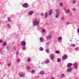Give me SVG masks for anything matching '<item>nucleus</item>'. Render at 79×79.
<instances>
[{
	"label": "nucleus",
	"mask_w": 79,
	"mask_h": 79,
	"mask_svg": "<svg viewBox=\"0 0 79 79\" xmlns=\"http://www.w3.org/2000/svg\"><path fill=\"white\" fill-rule=\"evenodd\" d=\"M40 23V22L36 19H35L33 20V26H38Z\"/></svg>",
	"instance_id": "1"
},
{
	"label": "nucleus",
	"mask_w": 79,
	"mask_h": 79,
	"mask_svg": "<svg viewBox=\"0 0 79 79\" xmlns=\"http://www.w3.org/2000/svg\"><path fill=\"white\" fill-rule=\"evenodd\" d=\"M52 32H50L49 35L46 36L47 40H50L52 39Z\"/></svg>",
	"instance_id": "2"
},
{
	"label": "nucleus",
	"mask_w": 79,
	"mask_h": 79,
	"mask_svg": "<svg viewBox=\"0 0 79 79\" xmlns=\"http://www.w3.org/2000/svg\"><path fill=\"white\" fill-rule=\"evenodd\" d=\"M23 8H28V7H29V5L28 4V3H25L23 5Z\"/></svg>",
	"instance_id": "3"
},
{
	"label": "nucleus",
	"mask_w": 79,
	"mask_h": 79,
	"mask_svg": "<svg viewBox=\"0 0 79 79\" xmlns=\"http://www.w3.org/2000/svg\"><path fill=\"white\" fill-rule=\"evenodd\" d=\"M21 45L22 47L26 45V43L24 41H22L21 42Z\"/></svg>",
	"instance_id": "4"
},
{
	"label": "nucleus",
	"mask_w": 79,
	"mask_h": 79,
	"mask_svg": "<svg viewBox=\"0 0 79 79\" xmlns=\"http://www.w3.org/2000/svg\"><path fill=\"white\" fill-rule=\"evenodd\" d=\"M33 14H34V11L32 10H31L28 13V15L30 16H32Z\"/></svg>",
	"instance_id": "5"
},
{
	"label": "nucleus",
	"mask_w": 79,
	"mask_h": 79,
	"mask_svg": "<svg viewBox=\"0 0 79 79\" xmlns=\"http://www.w3.org/2000/svg\"><path fill=\"white\" fill-rule=\"evenodd\" d=\"M73 69L71 67H69L67 68V72H71L72 70Z\"/></svg>",
	"instance_id": "6"
},
{
	"label": "nucleus",
	"mask_w": 79,
	"mask_h": 79,
	"mask_svg": "<svg viewBox=\"0 0 79 79\" xmlns=\"http://www.w3.org/2000/svg\"><path fill=\"white\" fill-rule=\"evenodd\" d=\"M6 48L7 50V51H9L11 49V47L10 45H8L6 46Z\"/></svg>",
	"instance_id": "7"
},
{
	"label": "nucleus",
	"mask_w": 79,
	"mask_h": 79,
	"mask_svg": "<svg viewBox=\"0 0 79 79\" xmlns=\"http://www.w3.org/2000/svg\"><path fill=\"white\" fill-rule=\"evenodd\" d=\"M50 57L51 60H53L54 58V54H51L50 55Z\"/></svg>",
	"instance_id": "8"
},
{
	"label": "nucleus",
	"mask_w": 79,
	"mask_h": 79,
	"mask_svg": "<svg viewBox=\"0 0 79 79\" xmlns=\"http://www.w3.org/2000/svg\"><path fill=\"white\" fill-rule=\"evenodd\" d=\"M68 58V56H67L64 55L62 57V60H66V59H67Z\"/></svg>",
	"instance_id": "9"
},
{
	"label": "nucleus",
	"mask_w": 79,
	"mask_h": 79,
	"mask_svg": "<svg viewBox=\"0 0 79 79\" xmlns=\"http://www.w3.org/2000/svg\"><path fill=\"white\" fill-rule=\"evenodd\" d=\"M62 40V37L60 36L57 38V40L58 42H60Z\"/></svg>",
	"instance_id": "10"
},
{
	"label": "nucleus",
	"mask_w": 79,
	"mask_h": 79,
	"mask_svg": "<svg viewBox=\"0 0 79 79\" xmlns=\"http://www.w3.org/2000/svg\"><path fill=\"white\" fill-rule=\"evenodd\" d=\"M72 65H73V64H72V63H69L68 64L67 67H68V68H70L71 66H72Z\"/></svg>",
	"instance_id": "11"
},
{
	"label": "nucleus",
	"mask_w": 79,
	"mask_h": 79,
	"mask_svg": "<svg viewBox=\"0 0 79 79\" xmlns=\"http://www.w3.org/2000/svg\"><path fill=\"white\" fill-rule=\"evenodd\" d=\"M56 14H60V10L58 9L56 10Z\"/></svg>",
	"instance_id": "12"
},
{
	"label": "nucleus",
	"mask_w": 79,
	"mask_h": 79,
	"mask_svg": "<svg viewBox=\"0 0 79 79\" xmlns=\"http://www.w3.org/2000/svg\"><path fill=\"white\" fill-rule=\"evenodd\" d=\"M73 66L74 68L76 69L77 68V64L76 63H75L73 64Z\"/></svg>",
	"instance_id": "13"
},
{
	"label": "nucleus",
	"mask_w": 79,
	"mask_h": 79,
	"mask_svg": "<svg viewBox=\"0 0 79 79\" xmlns=\"http://www.w3.org/2000/svg\"><path fill=\"white\" fill-rule=\"evenodd\" d=\"M44 73H45V72L41 70L40 72V74H41V75H44Z\"/></svg>",
	"instance_id": "14"
},
{
	"label": "nucleus",
	"mask_w": 79,
	"mask_h": 79,
	"mask_svg": "<svg viewBox=\"0 0 79 79\" xmlns=\"http://www.w3.org/2000/svg\"><path fill=\"white\" fill-rule=\"evenodd\" d=\"M52 13H53V11H52V10H50L49 12V15H51Z\"/></svg>",
	"instance_id": "15"
},
{
	"label": "nucleus",
	"mask_w": 79,
	"mask_h": 79,
	"mask_svg": "<svg viewBox=\"0 0 79 79\" xmlns=\"http://www.w3.org/2000/svg\"><path fill=\"white\" fill-rule=\"evenodd\" d=\"M26 49H27V48H26V46H23L22 47V50H26Z\"/></svg>",
	"instance_id": "16"
},
{
	"label": "nucleus",
	"mask_w": 79,
	"mask_h": 79,
	"mask_svg": "<svg viewBox=\"0 0 79 79\" xmlns=\"http://www.w3.org/2000/svg\"><path fill=\"white\" fill-rule=\"evenodd\" d=\"M19 76L20 77H23V76H24V73H20L19 74Z\"/></svg>",
	"instance_id": "17"
},
{
	"label": "nucleus",
	"mask_w": 79,
	"mask_h": 79,
	"mask_svg": "<svg viewBox=\"0 0 79 79\" xmlns=\"http://www.w3.org/2000/svg\"><path fill=\"white\" fill-rule=\"evenodd\" d=\"M66 13L67 14H68V13H69L71 10L69 9H67L66 10Z\"/></svg>",
	"instance_id": "18"
},
{
	"label": "nucleus",
	"mask_w": 79,
	"mask_h": 79,
	"mask_svg": "<svg viewBox=\"0 0 79 79\" xmlns=\"http://www.w3.org/2000/svg\"><path fill=\"white\" fill-rule=\"evenodd\" d=\"M60 77L61 78H64L65 77V75L64 73H62L61 74Z\"/></svg>",
	"instance_id": "19"
},
{
	"label": "nucleus",
	"mask_w": 79,
	"mask_h": 79,
	"mask_svg": "<svg viewBox=\"0 0 79 79\" xmlns=\"http://www.w3.org/2000/svg\"><path fill=\"white\" fill-rule=\"evenodd\" d=\"M45 63L46 64H48V63H50V61L49 60H47L45 61Z\"/></svg>",
	"instance_id": "20"
},
{
	"label": "nucleus",
	"mask_w": 79,
	"mask_h": 79,
	"mask_svg": "<svg viewBox=\"0 0 79 79\" xmlns=\"http://www.w3.org/2000/svg\"><path fill=\"white\" fill-rule=\"evenodd\" d=\"M7 45V43L6 42H3V46L4 47H5Z\"/></svg>",
	"instance_id": "21"
},
{
	"label": "nucleus",
	"mask_w": 79,
	"mask_h": 79,
	"mask_svg": "<svg viewBox=\"0 0 79 79\" xmlns=\"http://www.w3.org/2000/svg\"><path fill=\"white\" fill-rule=\"evenodd\" d=\"M44 16L45 18H47V17L48 16V13L47 12H45L44 14Z\"/></svg>",
	"instance_id": "22"
},
{
	"label": "nucleus",
	"mask_w": 79,
	"mask_h": 79,
	"mask_svg": "<svg viewBox=\"0 0 79 79\" xmlns=\"http://www.w3.org/2000/svg\"><path fill=\"white\" fill-rule=\"evenodd\" d=\"M61 60L60 58H57V62H61Z\"/></svg>",
	"instance_id": "23"
},
{
	"label": "nucleus",
	"mask_w": 79,
	"mask_h": 79,
	"mask_svg": "<svg viewBox=\"0 0 79 79\" xmlns=\"http://www.w3.org/2000/svg\"><path fill=\"white\" fill-rule=\"evenodd\" d=\"M46 52L47 53H49V52H50V50L48 49H45Z\"/></svg>",
	"instance_id": "24"
},
{
	"label": "nucleus",
	"mask_w": 79,
	"mask_h": 79,
	"mask_svg": "<svg viewBox=\"0 0 79 79\" xmlns=\"http://www.w3.org/2000/svg\"><path fill=\"white\" fill-rule=\"evenodd\" d=\"M39 50H40V51H43L44 50V48L42 47H41L39 48Z\"/></svg>",
	"instance_id": "25"
},
{
	"label": "nucleus",
	"mask_w": 79,
	"mask_h": 79,
	"mask_svg": "<svg viewBox=\"0 0 79 79\" xmlns=\"http://www.w3.org/2000/svg\"><path fill=\"white\" fill-rule=\"evenodd\" d=\"M60 52L59 51H56L55 52V53H56V54H59L60 53Z\"/></svg>",
	"instance_id": "26"
},
{
	"label": "nucleus",
	"mask_w": 79,
	"mask_h": 79,
	"mask_svg": "<svg viewBox=\"0 0 79 79\" xmlns=\"http://www.w3.org/2000/svg\"><path fill=\"white\" fill-rule=\"evenodd\" d=\"M59 14H56V18H58Z\"/></svg>",
	"instance_id": "27"
},
{
	"label": "nucleus",
	"mask_w": 79,
	"mask_h": 79,
	"mask_svg": "<svg viewBox=\"0 0 79 79\" xmlns=\"http://www.w3.org/2000/svg\"><path fill=\"white\" fill-rule=\"evenodd\" d=\"M26 69H27V70H29V69H31V68L29 66H27V67Z\"/></svg>",
	"instance_id": "28"
},
{
	"label": "nucleus",
	"mask_w": 79,
	"mask_h": 79,
	"mask_svg": "<svg viewBox=\"0 0 79 79\" xmlns=\"http://www.w3.org/2000/svg\"><path fill=\"white\" fill-rule=\"evenodd\" d=\"M11 64L10 63H9L7 64V66L9 67H10V66H11Z\"/></svg>",
	"instance_id": "29"
},
{
	"label": "nucleus",
	"mask_w": 79,
	"mask_h": 79,
	"mask_svg": "<svg viewBox=\"0 0 79 79\" xmlns=\"http://www.w3.org/2000/svg\"><path fill=\"white\" fill-rule=\"evenodd\" d=\"M59 5L60 6H63V3L62 2H60L59 4Z\"/></svg>",
	"instance_id": "30"
},
{
	"label": "nucleus",
	"mask_w": 79,
	"mask_h": 79,
	"mask_svg": "<svg viewBox=\"0 0 79 79\" xmlns=\"http://www.w3.org/2000/svg\"><path fill=\"white\" fill-rule=\"evenodd\" d=\"M7 26L8 27H11V26L9 23L7 24Z\"/></svg>",
	"instance_id": "31"
},
{
	"label": "nucleus",
	"mask_w": 79,
	"mask_h": 79,
	"mask_svg": "<svg viewBox=\"0 0 79 79\" xmlns=\"http://www.w3.org/2000/svg\"><path fill=\"white\" fill-rule=\"evenodd\" d=\"M31 73L32 74H34L35 73V70H33L31 71Z\"/></svg>",
	"instance_id": "32"
},
{
	"label": "nucleus",
	"mask_w": 79,
	"mask_h": 79,
	"mask_svg": "<svg viewBox=\"0 0 79 79\" xmlns=\"http://www.w3.org/2000/svg\"><path fill=\"white\" fill-rule=\"evenodd\" d=\"M75 51H78V50H79V48H75Z\"/></svg>",
	"instance_id": "33"
},
{
	"label": "nucleus",
	"mask_w": 79,
	"mask_h": 79,
	"mask_svg": "<svg viewBox=\"0 0 79 79\" xmlns=\"http://www.w3.org/2000/svg\"><path fill=\"white\" fill-rule=\"evenodd\" d=\"M70 24V23L69 22H66L65 23V24H66V25H69V24Z\"/></svg>",
	"instance_id": "34"
},
{
	"label": "nucleus",
	"mask_w": 79,
	"mask_h": 79,
	"mask_svg": "<svg viewBox=\"0 0 79 79\" xmlns=\"http://www.w3.org/2000/svg\"><path fill=\"white\" fill-rule=\"evenodd\" d=\"M40 42H42L43 41V38H40Z\"/></svg>",
	"instance_id": "35"
},
{
	"label": "nucleus",
	"mask_w": 79,
	"mask_h": 79,
	"mask_svg": "<svg viewBox=\"0 0 79 79\" xmlns=\"http://www.w3.org/2000/svg\"><path fill=\"white\" fill-rule=\"evenodd\" d=\"M27 60L28 62H30V61H31V58H29Z\"/></svg>",
	"instance_id": "36"
},
{
	"label": "nucleus",
	"mask_w": 79,
	"mask_h": 79,
	"mask_svg": "<svg viewBox=\"0 0 79 79\" xmlns=\"http://www.w3.org/2000/svg\"><path fill=\"white\" fill-rule=\"evenodd\" d=\"M21 61V60L19 59H18L17 60V62L18 63H19Z\"/></svg>",
	"instance_id": "37"
},
{
	"label": "nucleus",
	"mask_w": 79,
	"mask_h": 79,
	"mask_svg": "<svg viewBox=\"0 0 79 79\" xmlns=\"http://www.w3.org/2000/svg\"><path fill=\"white\" fill-rule=\"evenodd\" d=\"M42 32L44 33H45V30L44 29H42Z\"/></svg>",
	"instance_id": "38"
},
{
	"label": "nucleus",
	"mask_w": 79,
	"mask_h": 79,
	"mask_svg": "<svg viewBox=\"0 0 79 79\" xmlns=\"http://www.w3.org/2000/svg\"><path fill=\"white\" fill-rule=\"evenodd\" d=\"M71 46L73 47H76V45H75V44H72L71 45Z\"/></svg>",
	"instance_id": "39"
},
{
	"label": "nucleus",
	"mask_w": 79,
	"mask_h": 79,
	"mask_svg": "<svg viewBox=\"0 0 79 79\" xmlns=\"http://www.w3.org/2000/svg\"><path fill=\"white\" fill-rule=\"evenodd\" d=\"M50 44V42L49 41V42H48L47 43V45H49V44Z\"/></svg>",
	"instance_id": "40"
},
{
	"label": "nucleus",
	"mask_w": 79,
	"mask_h": 79,
	"mask_svg": "<svg viewBox=\"0 0 79 79\" xmlns=\"http://www.w3.org/2000/svg\"><path fill=\"white\" fill-rule=\"evenodd\" d=\"M44 15V14L43 13H41L40 15L41 16H43Z\"/></svg>",
	"instance_id": "41"
},
{
	"label": "nucleus",
	"mask_w": 79,
	"mask_h": 79,
	"mask_svg": "<svg viewBox=\"0 0 79 79\" xmlns=\"http://www.w3.org/2000/svg\"><path fill=\"white\" fill-rule=\"evenodd\" d=\"M72 10H73V11H76V8H74L72 9Z\"/></svg>",
	"instance_id": "42"
},
{
	"label": "nucleus",
	"mask_w": 79,
	"mask_h": 79,
	"mask_svg": "<svg viewBox=\"0 0 79 79\" xmlns=\"http://www.w3.org/2000/svg\"><path fill=\"white\" fill-rule=\"evenodd\" d=\"M3 42V40H0V43L1 44V43H2Z\"/></svg>",
	"instance_id": "43"
},
{
	"label": "nucleus",
	"mask_w": 79,
	"mask_h": 79,
	"mask_svg": "<svg viewBox=\"0 0 79 79\" xmlns=\"http://www.w3.org/2000/svg\"><path fill=\"white\" fill-rule=\"evenodd\" d=\"M73 3L74 4V3H76V1L75 0H74L73 1Z\"/></svg>",
	"instance_id": "44"
},
{
	"label": "nucleus",
	"mask_w": 79,
	"mask_h": 79,
	"mask_svg": "<svg viewBox=\"0 0 79 79\" xmlns=\"http://www.w3.org/2000/svg\"><path fill=\"white\" fill-rule=\"evenodd\" d=\"M44 63H45V61H43V62H42L41 63V64H44Z\"/></svg>",
	"instance_id": "45"
},
{
	"label": "nucleus",
	"mask_w": 79,
	"mask_h": 79,
	"mask_svg": "<svg viewBox=\"0 0 79 79\" xmlns=\"http://www.w3.org/2000/svg\"><path fill=\"white\" fill-rule=\"evenodd\" d=\"M77 32L78 33H79V28H78L77 30Z\"/></svg>",
	"instance_id": "46"
},
{
	"label": "nucleus",
	"mask_w": 79,
	"mask_h": 79,
	"mask_svg": "<svg viewBox=\"0 0 79 79\" xmlns=\"http://www.w3.org/2000/svg\"><path fill=\"white\" fill-rule=\"evenodd\" d=\"M2 48H0V52H2Z\"/></svg>",
	"instance_id": "47"
},
{
	"label": "nucleus",
	"mask_w": 79,
	"mask_h": 79,
	"mask_svg": "<svg viewBox=\"0 0 79 79\" xmlns=\"http://www.w3.org/2000/svg\"><path fill=\"white\" fill-rule=\"evenodd\" d=\"M8 21L9 22H11V19H8Z\"/></svg>",
	"instance_id": "48"
},
{
	"label": "nucleus",
	"mask_w": 79,
	"mask_h": 79,
	"mask_svg": "<svg viewBox=\"0 0 79 79\" xmlns=\"http://www.w3.org/2000/svg\"><path fill=\"white\" fill-rule=\"evenodd\" d=\"M61 19H62V20H64V17H62L61 18Z\"/></svg>",
	"instance_id": "49"
},
{
	"label": "nucleus",
	"mask_w": 79,
	"mask_h": 79,
	"mask_svg": "<svg viewBox=\"0 0 79 79\" xmlns=\"http://www.w3.org/2000/svg\"><path fill=\"white\" fill-rule=\"evenodd\" d=\"M17 54L18 55V53H19V52L18 51H17L16 52Z\"/></svg>",
	"instance_id": "50"
},
{
	"label": "nucleus",
	"mask_w": 79,
	"mask_h": 79,
	"mask_svg": "<svg viewBox=\"0 0 79 79\" xmlns=\"http://www.w3.org/2000/svg\"><path fill=\"white\" fill-rule=\"evenodd\" d=\"M14 50H16V47H15L14 48Z\"/></svg>",
	"instance_id": "51"
},
{
	"label": "nucleus",
	"mask_w": 79,
	"mask_h": 79,
	"mask_svg": "<svg viewBox=\"0 0 79 79\" xmlns=\"http://www.w3.org/2000/svg\"><path fill=\"white\" fill-rule=\"evenodd\" d=\"M2 64V63L1 62H0V64Z\"/></svg>",
	"instance_id": "52"
},
{
	"label": "nucleus",
	"mask_w": 79,
	"mask_h": 79,
	"mask_svg": "<svg viewBox=\"0 0 79 79\" xmlns=\"http://www.w3.org/2000/svg\"><path fill=\"white\" fill-rule=\"evenodd\" d=\"M1 73V71H0V73Z\"/></svg>",
	"instance_id": "53"
}]
</instances>
